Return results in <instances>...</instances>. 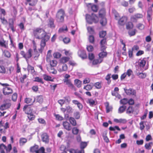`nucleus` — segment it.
Listing matches in <instances>:
<instances>
[{
    "instance_id": "26",
    "label": "nucleus",
    "mask_w": 153,
    "mask_h": 153,
    "mask_svg": "<svg viewBox=\"0 0 153 153\" xmlns=\"http://www.w3.org/2000/svg\"><path fill=\"white\" fill-rule=\"evenodd\" d=\"M43 76L44 80L46 81H53V79L52 77L46 74H44L43 75Z\"/></svg>"
},
{
    "instance_id": "22",
    "label": "nucleus",
    "mask_w": 153,
    "mask_h": 153,
    "mask_svg": "<svg viewBox=\"0 0 153 153\" xmlns=\"http://www.w3.org/2000/svg\"><path fill=\"white\" fill-rule=\"evenodd\" d=\"M105 15V10L104 8L101 9L99 12V16L100 18L104 17Z\"/></svg>"
},
{
    "instance_id": "60",
    "label": "nucleus",
    "mask_w": 153,
    "mask_h": 153,
    "mask_svg": "<svg viewBox=\"0 0 153 153\" xmlns=\"http://www.w3.org/2000/svg\"><path fill=\"white\" fill-rule=\"evenodd\" d=\"M136 30H130L128 32V34L130 36L134 35L135 34Z\"/></svg>"
},
{
    "instance_id": "18",
    "label": "nucleus",
    "mask_w": 153,
    "mask_h": 153,
    "mask_svg": "<svg viewBox=\"0 0 153 153\" xmlns=\"http://www.w3.org/2000/svg\"><path fill=\"white\" fill-rule=\"evenodd\" d=\"M27 69L29 72H30L33 75L36 74V72L34 70V68L30 65H28Z\"/></svg>"
},
{
    "instance_id": "10",
    "label": "nucleus",
    "mask_w": 153,
    "mask_h": 153,
    "mask_svg": "<svg viewBox=\"0 0 153 153\" xmlns=\"http://www.w3.org/2000/svg\"><path fill=\"white\" fill-rule=\"evenodd\" d=\"M35 101V98L34 97H27L25 98L24 100L25 103L27 104L31 103V105H33Z\"/></svg>"
},
{
    "instance_id": "58",
    "label": "nucleus",
    "mask_w": 153,
    "mask_h": 153,
    "mask_svg": "<svg viewBox=\"0 0 153 153\" xmlns=\"http://www.w3.org/2000/svg\"><path fill=\"white\" fill-rule=\"evenodd\" d=\"M0 46L5 48H6L7 46L5 44V42L4 40L0 41Z\"/></svg>"
},
{
    "instance_id": "17",
    "label": "nucleus",
    "mask_w": 153,
    "mask_h": 153,
    "mask_svg": "<svg viewBox=\"0 0 153 153\" xmlns=\"http://www.w3.org/2000/svg\"><path fill=\"white\" fill-rule=\"evenodd\" d=\"M104 51H102L99 53L98 54L99 58L102 60V61H103V58L105 57L107 55V53Z\"/></svg>"
},
{
    "instance_id": "30",
    "label": "nucleus",
    "mask_w": 153,
    "mask_h": 153,
    "mask_svg": "<svg viewBox=\"0 0 153 153\" xmlns=\"http://www.w3.org/2000/svg\"><path fill=\"white\" fill-rule=\"evenodd\" d=\"M75 85L78 88H80L81 86L82 81L78 79H76L74 80Z\"/></svg>"
},
{
    "instance_id": "34",
    "label": "nucleus",
    "mask_w": 153,
    "mask_h": 153,
    "mask_svg": "<svg viewBox=\"0 0 153 153\" xmlns=\"http://www.w3.org/2000/svg\"><path fill=\"white\" fill-rule=\"evenodd\" d=\"M39 146L37 145H35L34 146L31 147L30 148V151L31 152L36 153V151L38 149Z\"/></svg>"
},
{
    "instance_id": "16",
    "label": "nucleus",
    "mask_w": 153,
    "mask_h": 153,
    "mask_svg": "<svg viewBox=\"0 0 153 153\" xmlns=\"http://www.w3.org/2000/svg\"><path fill=\"white\" fill-rule=\"evenodd\" d=\"M136 75L138 76L140 79H143L145 78L146 76V73L137 72L136 73Z\"/></svg>"
},
{
    "instance_id": "9",
    "label": "nucleus",
    "mask_w": 153,
    "mask_h": 153,
    "mask_svg": "<svg viewBox=\"0 0 153 153\" xmlns=\"http://www.w3.org/2000/svg\"><path fill=\"white\" fill-rule=\"evenodd\" d=\"M143 16V15L141 14L136 13L131 16V21L134 22L137 19L142 18Z\"/></svg>"
},
{
    "instance_id": "61",
    "label": "nucleus",
    "mask_w": 153,
    "mask_h": 153,
    "mask_svg": "<svg viewBox=\"0 0 153 153\" xmlns=\"http://www.w3.org/2000/svg\"><path fill=\"white\" fill-rule=\"evenodd\" d=\"M94 37L93 36L90 35L89 36V40L90 43H93L94 42Z\"/></svg>"
},
{
    "instance_id": "59",
    "label": "nucleus",
    "mask_w": 153,
    "mask_h": 153,
    "mask_svg": "<svg viewBox=\"0 0 153 153\" xmlns=\"http://www.w3.org/2000/svg\"><path fill=\"white\" fill-rule=\"evenodd\" d=\"M144 121H141L140 123V128L141 130H143L145 128V126L144 125Z\"/></svg>"
},
{
    "instance_id": "37",
    "label": "nucleus",
    "mask_w": 153,
    "mask_h": 153,
    "mask_svg": "<svg viewBox=\"0 0 153 153\" xmlns=\"http://www.w3.org/2000/svg\"><path fill=\"white\" fill-rule=\"evenodd\" d=\"M0 19L1 23L4 24H6L7 23V21L6 19L4 17L2 16V15L0 16Z\"/></svg>"
},
{
    "instance_id": "20",
    "label": "nucleus",
    "mask_w": 153,
    "mask_h": 153,
    "mask_svg": "<svg viewBox=\"0 0 153 153\" xmlns=\"http://www.w3.org/2000/svg\"><path fill=\"white\" fill-rule=\"evenodd\" d=\"M42 141L45 143H48L49 141L48 137L46 133H44L42 135Z\"/></svg>"
},
{
    "instance_id": "35",
    "label": "nucleus",
    "mask_w": 153,
    "mask_h": 153,
    "mask_svg": "<svg viewBox=\"0 0 153 153\" xmlns=\"http://www.w3.org/2000/svg\"><path fill=\"white\" fill-rule=\"evenodd\" d=\"M27 142V140L24 138H21L19 140V143L21 146L23 145Z\"/></svg>"
},
{
    "instance_id": "36",
    "label": "nucleus",
    "mask_w": 153,
    "mask_h": 153,
    "mask_svg": "<svg viewBox=\"0 0 153 153\" xmlns=\"http://www.w3.org/2000/svg\"><path fill=\"white\" fill-rule=\"evenodd\" d=\"M101 20L100 21V23L102 26L105 25L107 23L106 19L105 17L101 18Z\"/></svg>"
},
{
    "instance_id": "42",
    "label": "nucleus",
    "mask_w": 153,
    "mask_h": 153,
    "mask_svg": "<svg viewBox=\"0 0 153 153\" xmlns=\"http://www.w3.org/2000/svg\"><path fill=\"white\" fill-rule=\"evenodd\" d=\"M4 56L7 58H10L11 56L10 52L7 50H4L3 52Z\"/></svg>"
},
{
    "instance_id": "5",
    "label": "nucleus",
    "mask_w": 153,
    "mask_h": 153,
    "mask_svg": "<svg viewBox=\"0 0 153 153\" xmlns=\"http://www.w3.org/2000/svg\"><path fill=\"white\" fill-rule=\"evenodd\" d=\"M0 83L2 86H6V87L3 88V92L4 95H8L12 93V90L10 88L7 87V86L9 85L7 83L2 84Z\"/></svg>"
},
{
    "instance_id": "39",
    "label": "nucleus",
    "mask_w": 153,
    "mask_h": 153,
    "mask_svg": "<svg viewBox=\"0 0 153 153\" xmlns=\"http://www.w3.org/2000/svg\"><path fill=\"white\" fill-rule=\"evenodd\" d=\"M134 109L132 107L129 106L126 110V113L128 114L132 113H133Z\"/></svg>"
},
{
    "instance_id": "7",
    "label": "nucleus",
    "mask_w": 153,
    "mask_h": 153,
    "mask_svg": "<svg viewBox=\"0 0 153 153\" xmlns=\"http://www.w3.org/2000/svg\"><path fill=\"white\" fill-rule=\"evenodd\" d=\"M146 59H140L139 61V65L141 68H143L145 65L146 67H145V70L147 69L148 66V63H146Z\"/></svg>"
},
{
    "instance_id": "11",
    "label": "nucleus",
    "mask_w": 153,
    "mask_h": 153,
    "mask_svg": "<svg viewBox=\"0 0 153 153\" xmlns=\"http://www.w3.org/2000/svg\"><path fill=\"white\" fill-rule=\"evenodd\" d=\"M101 50V51L105 50L106 48V39L105 38L102 40L100 42Z\"/></svg>"
},
{
    "instance_id": "47",
    "label": "nucleus",
    "mask_w": 153,
    "mask_h": 153,
    "mask_svg": "<svg viewBox=\"0 0 153 153\" xmlns=\"http://www.w3.org/2000/svg\"><path fill=\"white\" fill-rule=\"evenodd\" d=\"M109 129L111 131H114L116 129H117L118 131L120 130V129L119 128V127L117 126H116L114 127L111 126L109 127Z\"/></svg>"
},
{
    "instance_id": "6",
    "label": "nucleus",
    "mask_w": 153,
    "mask_h": 153,
    "mask_svg": "<svg viewBox=\"0 0 153 153\" xmlns=\"http://www.w3.org/2000/svg\"><path fill=\"white\" fill-rule=\"evenodd\" d=\"M50 38V36H45V37L41 39L42 40L41 42L40 46L41 49L39 50V51L41 53L42 52V51L44 48V47L46 45V42Z\"/></svg>"
},
{
    "instance_id": "54",
    "label": "nucleus",
    "mask_w": 153,
    "mask_h": 153,
    "mask_svg": "<svg viewBox=\"0 0 153 153\" xmlns=\"http://www.w3.org/2000/svg\"><path fill=\"white\" fill-rule=\"evenodd\" d=\"M126 75H128V76H130L133 74V71L130 69H128L126 73H125Z\"/></svg>"
},
{
    "instance_id": "46",
    "label": "nucleus",
    "mask_w": 153,
    "mask_h": 153,
    "mask_svg": "<svg viewBox=\"0 0 153 153\" xmlns=\"http://www.w3.org/2000/svg\"><path fill=\"white\" fill-rule=\"evenodd\" d=\"M79 129L76 127H74L72 129V133L75 135L77 134L79 132Z\"/></svg>"
},
{
    "instance_id": "13",
    "label": "nucleus",
    "mask_w": 153,
    "mask_h": 153,
    "mask_svg": "<svg viewBox=\"0 0 153 153\" xmlns=\"http://www.w3.org/2000/svg\"><path fill=\"white\" fill-rule=\"evenodd\" d=\"M48 26L51 28H54L55 25L54 24V19L51 18L48 19Z\"/></svg>"
},
{
    "instance_id": "14",
    "label": "nucleus",
    "mask_w": 153,
    "mask_h": 153,
    "mask_svg": "<svg viewBox=\"0 0 153 153\" xmlns=\"http://www.w3.org/2000/svg\"><path fill=\"white\" fill-rule=\"evenodd\" d=\"M32 50L31 49H29L28 50L27 53H26L25 59L27 61L28 59L31 57L32 56Z\"/></svg>"
},
{
    "instance_id": "19",
    "label": "nucleus",
    "mask_w": 153,
    "mask_h": 153,
    "mask_svg": "<svg viewBox=\"0 0 153 153\" xmlns=\"http://www.w3.org/2000/svg\"><path fill=\"white\" fill-rule=\"evenodd\" d=\"M79 56L83 59L86 58L87 56L85 52L84 51H79L78 52Z\"/></svg>"
},
{
    "instance_id": "41",
    "label": "nucleus",
    "mask_w": 153,
    "mask_h": 153,
    "mask_svg": "<svg viewBox=\"0 0 153 153\" xmlns=\"http://www.w3.org/2000/svg\"><path fill=\"white\" fill-rule=\"evenodd\" d=\"M69 59L68 57H64L61 58V62L63 63H65L68 61Z\"/></svg>"
},
{
    "instance_id": "55",
    "label": "nucleus",
    "mask_w": 153,
    "mask_h": 153,
    "mask_svg": "<svg viewBox=\"0 0 153 153\" xmlns=\"http://www.w3.org/2000/svg\"><path fill=\"white\" fill-rule=\"evenodd\" d=\"M74 116L76 119H79L80 117V114L79 112L76 111L74 113Z\"/></svg>"
},
{
    "instance_id": "15",
    "label": "nucleus",
    "mask_w": 153,
    "mask_h": 153,
    "mask_svg": "<svg viewBox=\"0 0 153 153\" xmlns=\"http://www.w3.org/2000/svg\"><path fill=\"white\" fill-rule=\"evenodd\" d=\"M127 17L126 16L122 17L118 21V23L120 25H124L127 20Z\"/></svg>"
},
{
    "instance_id": "32",
    "label": "nucleus",
    "mask_w": 153,
    "mask_h": 153,
    "mask_svg": "<svg viewBox=\"0 0 153 153\" xmlns=\"http://www.w3.org/2000/svg\"><path fill=\"white\" fill-rule=\"evenodd\" d=\"M102 62V60L100 59L99 58L98 59H95L93 61L92 64L94 65H97L100 64Z\"/></svg>"
},
{
    "instance_id": "24",
    "label": "nucleus",
    "mask_w": 153,
    "mask_h": 153,
    "mask_svg": "<svg viewBox=\"0 0 153 153\" xmlns=\"http://www.w3.org/2000/svg\"><path fill=\"white\" fill-rule=\"evenodd\" d=\"M47 70L49 72L53 74H55L57 73L56 70H55L52 67H50L47 68Z\"/></svg>"
},
{
    "instance_id": "4",
    "label": "nucleus",
    "mask_w": 153,
    "mask_h": 153,
    "mask_svg": "<svg viewBox=\"0 0 153 153\" xmlns=\"http://www.w3.org/2000/svg\"><path fill=\"white\" fill-rule=\"evenodd\" d=\"M87 144L86 142H82L80 143V148L82 149L80 151L75 150L72 149H69V150L70 153H84V151L83 149L87 146Z\"/></svg>"
},
{
    "instance_id": "2",
    "label": "nucleus",
    "mask_w": 153,
    "mask_h": 153,
    "mask_svg": "<svg viewBox=\"0 0 153 153\" xmlns=\"http://www.w3.org/2000/svg\"><path fill=\"white\" fill-rule=\"evenodd\" d=\"M85 18L87 22L90 24H91L93 22L97 23L98 21V17L93 13L92 14L91 16L88 14H86Z\"/></svg>"
},
{
    "instance_id": "49",
    "label": "nucleus",
    "mask_w": 153,
    "mask_h": 153,
    "mask_svg": "<svg viewBox=\"0 0 153 153\" xmlns=\"http://www.w3.org/2000/svg\"><path fill=\"white\" fill-rule=\"evenodd\" d=\"M95 87L98 89H100L102 87L101 83L99 82L95 83L94 84Z\"/></svg>"
},
{
    "instance_id": "38",
    "label": "nucleus",
    "mask_w": 153,
    "mask_h": 153,
    "mask_svg": "<svg viewBox=\"0 0 153 153\" xmlns=\"http://www.w3.org/2000/svg\"><path fill=\"white\" fill-rule=\"evenodd\" d=\"M6 72V70L4 67L2 65H0V73L4 74Z\"/></svg>"
},
{
    "instance_id": "50",
    "label": "nucleus",
    "mask_w": 153,
    "mask_h": 153,
    "mask_svg": "<svg viewBox=\"0 0 153 153\" xmlns=\"http://www.w3.org/2000/svg\"><path fill=\"white\" fill-rule=\"evenodd\" d=\"M88 102V103L90 105H93L94 104L95 101L91 99H88L87 100Z\"/></svg>"
},
{
    "instance_id": "45",
    "label": "nucleus",
    "mask_w": 153,
    "mask_h": 153,
    "mask_svg": "<svg viewBox=\"0 0 153 153\" xmlns=\"http://www.w3.org/2000/svg\"><path fill=\"white\" fill-rule=\"evenodd\" d=\"M34 81L35 82H39L42 84L44 83L42 79L38 77H35L34 78Z\"/></svg>"
},
{
    "instance_id": "29",
    "label": "nucleus",
    "mask_w": 153,
    "mask_h": 153,
    "mask_svg": "<svg viewBox=\"0 0 153 153\" xmlns=\"http://www.w3.org/2000/svg\"><path fill=\"white\" fill-rule=\"evenodd\" d=\"M36 102L39 103L40 104L42 103L43 101V97L42 96H39L36 97V98L35 99Z\"/></svg>"
},
{
    "instance_id": "64",
    "label": "nucleus",
    "mask_w": 153,
    "mask_h": 153,
    "mask_svg": "<svg viewBox=\"0 0 153 153\" xmlns=\"http://www.w3.org/2000/svg\"><path fill=\"white\" fill-rule=\"evenodd\" d=\"M17 97V94L16 93H14L13 94L12 96V100L13 101H15L16 100Z\"/></svg>"
},
{
    "instance_id": "51",
    "label": "nucleus",
    "mask_w": 153,
    "mask_h": 153,
    "mask_svg": "<svg viewBox=\"0 0 153 153\" xmlns=\"http://www.w3.org/2000/svg\"><path fill=\"white\" fill-rule=\"evenodd\" d=\"M53 56L54 58L58 59L60 58L61 56V54L59 52H56L53 54Z\"/></svg>"
},
{
    "instance_id": "31",
    "label": "nucleus",
    "mask_w": 153,
    "mask_h": 153,
    "mask_svg": "<svg viewBox=\"0 0 153 153\" xmlns=\"http://www.w3.org/2000/svg\"><path fill=\"white\" fill-rule=\"evenodd\" d=\"M107 132L105 131L102 133V136L104 141L106 143H108L109 141V139L106 136Z\"/></svg>"
},
{
    "instance_id": "12",
    "label": "nucleus",
    "mask_w": 153,
    "mask_h": 153,
    "mask_svg": "<svg viewBox=\"0 0 153 153\" xmlns=\"http://www.w3.org/2000/svg\"><path fill=\"white\" fill-rule=\"evenodd\" d=\"M63 126L64 128L68 131H70L71 129L70 124L67 121H65L63 122Z\"/></svg>"
},
{
    "instance_id": "1",
    "label": "nucleus",
    "mask_w": 153,
    "mask_h": 153,
    "mask_svg": "<svg viewBox=\"0 0 153 153\" xmlns=\"http://www.w3.org/2000/svg\"><path fill=\"white\" fill-rule=\"evenodd\" d=\"M33 33L36 38L39 39L44 38L46 36H49L47 35L45 31L41 28H36L34 30Z\"/></svg>"
},
{
    "instance_id": "52",
    "label": "nucleus",
    "mask_w": 153,
    "mask_h": 153,
    "mask_svg": "<svg viewBox=\"0 0 153 153\" xmlns=\"http://www.w3.org/2000/svg\"><path fill=\"white\" fill-rule=\"evenodd\" d=\"M128 102V100L126 98H124L120 100V103L121 104L125 105Z\"/></svg>"
},
{
    "instance_id": "28",
    "label": "nucleus",
    "mask_w": 153,
    "mask_h": 153,
    "mask_svg": "<svg viewBox=\"0 0 153 153\" xmlns=\"http://www.w3.org/2000/svg\"><path fill=\"white\" fill-rule=\"evenodd\" d=\"M60 150L61 151L60 153H67V151H68L66 147L63 145L61 146Z\"/></svg>"
},
{
    "instance_id": "33",
    "label": "nucleus",
    "mask_w": 153,
    "mask_h": 153,
    "mask_svg": "<svg viewBox=\"0 0 153 153\" xmlns=\"http://www.w3.org/2000/svg\"><path fill=\"white\" fill-rule=\"evenodd\" d=\"M126 108L125 106H122L120 107L118 109V112L119 113H121L124 112Z\"/></svg>"
},
{
    "instance_id": "48",
    "label": "nucleus",
    "mask_w": 153,
    "mask_h": 153,
    "mask_svg": "<svg viewBox=\"0 0 153 153\" xmlns=\"http://www.w3.org/2000/svg\"><path fill=\"white\" fill-rule=\"evenodd\" d=\"M126 28L128 29H129L132 28L133 27V25L132 23L129 22L126 24Z\"/></svg>"
},
{
    "instance_id": "44",
    "label": "nucleus",
    "mask_w": 153,
    "mask_h": 153,
    "mask_svg": "<svg viewBox=\"0 0 153 153\" xmlns=\"http://www.w3.org/2000/svg\"><path fill=\"white\" fill-rule=\"evenodd\" d=\"M54 116L57 120L61 121L63 120V117L59 114H55Z\"/></svg>"
},
{
    "instance_id": "3",
    "label": "nucleus",
    "mask_w": 153,
    "mask_h": 153,
    "mask_svg": "<svg viewBox=\"0 0 153 153\" xmlns=\"http://www.w3.org/2000/svg\"><path fill=\"white\" fill-rule=\"evenodd\" d=\"M65 15L63 10L61 9L58 11L56 16V19L58 22H63Z\"/></svg>"
},
{
    "instance_id": "40",
    "label": "nucleus",
    "mask_w": 153,
    "mask_h": 153,
    "mask_svg": "<svg viewBox=\"0 0 153 153\" xmlns=\"http://www.w3.org/2000/svg\"><path fill=\"white\" fill-rule=\"evenodd\" d=\"M93 87V86L91 85H87L86 86H84L83 88V89L87 91H89L92 89Z\"/></svg>"
},
{
    "instance_id": "21",
    "label": "nucleus",
    "mask_w": 153,
    "mask_h": 153,
    "mask_svg": "<svg viewBox=\"0 0 153 153\" xmlns=\"http://www.w3.org/2000/svg\"><path fill=\"white\" fill-rule=\"evenodd\" d=\"M64 82L71 88L73 89L74 88V85L72 83L70 79L66 80L64 81Z\"/></svg>"
},
{
    "instance_id": "43",
    "label": "nucleus",
    "mask_w": 153,
    "mask_h": 153,
    "mask_svg": "<svg viewBox=\"0 0 153 153\" xmlns=\"http://www.w3.org/2000/svg\"><path fill=\"white\" fill-rule=\"evenodd\" d=\"M57 62L55 60H53L50 61V65L51 67L56 66L57 65Z\"/></svg>"
},
{
    "instance_id": "25",
    "label": "nucleus",
    "mask_w": 153,
    "mask_h": 153,
    "mask_svg": "<svg viewBox=\"0 0 153 153\" xmlns=\"http://www.w3.org/2000/svg\"><path fill=\"white\" fill-rule=\"evenodd\" d=\"M62 68H58V70L60 72L66 71L68 69L67 66L65 64H63L62 66Z\"/></svg>"
},
{
    "instance_id": "62",
    "label": "nucleus",
    "mask_w": 153,
    "mask_h": 153,
    "mask_svg": "<svg viewBox=\"0 0 153 153\" xmlns=\"http://www.w3.org/2000/svg\"><path fill=\"white\" fill-rule=\"evenodd\" d=\"M87 49L88 51L91 52L93 50L94 48L92 46L90 45L87 46Z\"/></svg>"
},
{
    "instance_id": "23",
    "label": "nucleus",
    "mask_w": 153,
    "mask_h": 153,
    "mask_svg": "<svg viewBox=\"0 0 153 153\" xmlns=\"http://www.w3.org/2000/svg\"><path fill=\"white\" fill-rule=\"evenodd\" d=\"M125 92L128 94L129 95H134L135 93V91L133 89H129L128 90H125L124 89Z\"/></svg>"
},
{
    "instance_id": "27",
    "label": "nucleus",
    "mask_w": 153,
    "mask_h": 153,
    "mask_svg": "<svg viewBox=\"0 0 153 153\" xmlns=\"http://www.w3.org/2000/svg\"><path fill=\"white\" fill-rule=\"evenodd\" d=\"M69 120L73 126H75L76 125V120L74 118L71 117H70Z\"/></svg>"
},
{
    "instance_id": "57",
    "label": "nucleus",
    "mask_w": 153,
    "mask_h": 153,
    "mask_svg": "<svg viewBox=\"0 0 153 153\" xmlns=\"http://www.w3.org/2000/svg\"><path fill=\"white\" fill-rule=\"evenodd\" d=\"M106 35V32L105 31H102L100 32L99 33V35L100 37L103 38Z\"/></svg>"
},
{
    "instance_id": "53",
    "label": "nucleus",
    "mask_w": 153,
    "mask_h": 153,
    "mask_svg": "<svg viewBox=\"0 0 153 153\" xmlns=\"http://www.w3.org/2000/svg\"><path fill=\"white\" fill-rule=\"evenodd\" d=\"M45 151L44 148L42 147H41L39 149H37L36 151V153H43Z\"/></svg>"
},
{
    "instance_id": "8",
    "label": "nucleus",
    "mask_w": 153,
    "mask_h": 153,
    "mask_svg": "<svg viewBox=\"0 0 153 153\" xmlns=\"http://www.w3.org/2000/svg\"><path fill=\"white\" fill-rule=\"evenodd\" d=\"M23 111L27 114H32L33 109L32 108L28 105H25L24 106Z\"/></svg>"
},
{
    "instance_id": "56",
    "label": "nucleus",
    "mask_w": 153,
    "mask_h": 153,
    "mask_svg": "<svg viewBox=\"0 0 153 153\" xmlns=\"http://www.w3.org/2000/svg\"><path fill=\"white\" fill-rule=\"evenodd\" d=\"M9 26L10 27H13L14 21L13 19H10L9 20Z\"/></svg>"
},
{
    "instance_id": "63",
    "label": "nucleus",
    "mask_w": 153,
    "mask_h": 153,
    "mask_svg": "<svg viewBox=\"0 0 153 153\" xmlns=\"http://www.w3.org/2000/svg\"><path fill=\"white\" fill-rule=\"evenodd\" d=\"M106 108L107 113H108L112 110V107L111 106H109L108 104L106 106Z\"/></svg>"
}]
</instances>
